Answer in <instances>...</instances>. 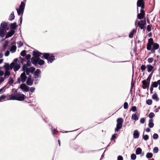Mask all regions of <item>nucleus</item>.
Instances as JSON below:
<instances>
[{"label":"nucleus","instance_id":"nucleus-34","mask_svg":"<svg viewBox=\"0 0 160 160\" xmlns=\"http://www.w3.org/2000/svg\"><path fill=\"white\" fill-rule=\"evenodd\" d=\"M153 40L152 38H150L148 40V44H149L152 45V44H153Z\"/></svg>","mask_w":160,"mask_h":160},{"label":"nucleus","instance_id":"nucleus-18","mask_svg":"<svg viewBox=\"0 0 160 160\" xmlns=\"http://www.w3.org/2000/svg\"><path fill=\"white\" fill-rule=\"evenodd\" d=\"M142 82L143 84V88L144 89L146 88H147L149 87V83L148 82H147L146 81V80H143Z\"/></svg>","mask_w":160,"mask_h":160},{"label":"nucleus","instance_id":"nucleus-23","mask_svg":"<svg viewBox=\"0 0 160 160\" xmlns=\"http://www.w3.org/2000/svg\"><path fill=\"white\" fill-rule=\"evenodd\" d=\"M147 68L148 69V72H151L153 68V67L150 65H147Z\"/></svg>","mask_w":160,"mask_h":160},{"label":"nucleus","instance_id":"nucleus-15","mask_svg":"<svg viewBox=\"0 0 160 160\" xmlns=\"http://www.w3.org/2000/svg\"><path fill=\"white\" fill-rule=\"evenodd\" d=\"M139 136V132L137 130L134 131L133 133V137L135 139L138 138Z\"/></svg>","mask_w":160,"mask_h":160},{"label":"nucleus","instance_id":"nucleus-36","mask_svg":"<svg viewBox=\"0 0 160 160\" xmlns=\"http://www.w3.org/2000/svg\"><path fill=\"white\" fill-rule=\"evenodd\" d=\"M8 44V41H6L5 42V43L3 45V47H4L5 48H7Z\"/></svg>","mask_w":160,"mask_h":160},{"label":"nucleus","instance_id":"nucleus-29","mask_svg":"<svg viewBox=\"0 0 160 160\" xmlns=\"http://www.w3.org/2000/svg\"><path fill=\"white\" fill-rule=\"evenodd\" d=\"M152 154L150 152L148 153L146 155V157L148 158H151L152 157Z\"/></svg>","mask_w":160,"mask_h":160},{"label":"nucleus","instance_id":"nucleus-21","mask_svg":"<svg viewBox=\"0 0 160 160\" xmlns=\"http://www.w3.org/2000/svg\"><path fill=\"white\" fill-rule=\"evenodd\" d=\"M17 27V25L16 23V22H14L11 24L10 28L12 29V30H14L16 29Z\"/></svg>","mask_w":160,"mask_h":160},{"label":"nucleus","instance_id":"nucleus-37","mask_svg":"<svg viewBox=\"0 0 160 160\" xmlns=\"http://www.w3.org/2000/svg\"><path fill=\"white\" fill-rule=\"evenodd\" d=\"M31 65V63L30 61H28L27 62L26 64H24V65H26L27 67H30Z\"/></svg>","mask_w":160,"mask_h":160},{"label":"nucleus","instance_id":"nucleus-49","mask_svg":"<svg viewBox=\"0 0 160 160\" xmlns=\"http://www.w3.org/2000/svg\"><path fill=\"white\" fill-rule=\"evenodd\" d=\"M9 82L10 84H12L13 82V80L11 78H10L9 79Z\"/></svg>","mask_w":160,"mask_h":160},{"label":"nucleus","instance_id":"nucleus-52","mask_svg":"<svg viewBox=\"0 0 160 160\" xmlns=\"http://www.w3.org/2000/svg\"><path fill=\"white\" fill-rule=\"evenodd\" d=\"M131 109L133 112H135L136 110V108L135 106H133L132 107Z\"/></svg>","mask_w":160,"mask_h":160},{"label":"nucleus","instance_id":"nucleus-63","mask_svg":"<svg viewBox=\"0 0 160 160\" xmlns=\"http://www.w3.org/2000/svg\"><path fill=\"white\" fill-rule=\"evenodd\" d=\"M158 84L159 85V89L160 90V80L158 81Z\"/></svg>","mask_w":160,"mask_h":160},{"label":"nucleus","instance_id":"nucleus-45","mask_svg":"<svg viewBox=\"0 0 160 160\" xmlns=\"http://www.w3.org/2000/svg\"><path fill=\"white\" fill-rule=\"evenodd\" d=\"M153 60V59L152 58H149L148 59V62L149 63H152Z\"/></svg>","mask_w":160,"mask_h":160},{"label":"nucleus","instance_id":"nucleus-24","mask_svg":"<svg viewBox=\"0 0 160 160\" xmlns=\"http://www.w3.org/2000/svg\"><path fill=\"white\" fill-rule=\"evenodd\" d=\"M152 98L154 100L157 101L159 100V98L158 97L157 94L156 93L154 94L152 97Z\"/></svg>","mask_w":160,"mask_h":160},{"label":"nucleus","instance_id":"nucleus-59","mask_svg":"<svg viewBox=\"0 0 160 160\" xmlns=\"http://www.w3.org/2000/svg\"><path fill=\"white\" fill-rule=\"evenodd\" d=\"M150 79L151 78L148 77L146 80V81L147 82H148L149 83V84Z\"/></svg>","mask_w":160,"mask_h":160},{"label":"nucleus","instance_id":"nucleus-10","mask_svg":"<svg viewBox=\"0 0 160 160\" xmlns=\"http://www.w3.org/2000/svg\"><path fill=\"white\" fill-rule=\"evenodd\" d=\"M27 77L26 76V73L24 72L21 74L20 77L18 79V82L20 83L21 81H22L23 82H24L26 79Z\"/></svg>","mask_w":160,"mask_h":160},{"label":"nucleus","instance_id":"nucleus-16","mask_svg":"<svg viewBox=\"0 0 160 160\" xmlns=\"http://www.w3.org/2000/svg\"><path fill=\"white\" fill-rule=\"evenodd\" d=\"M12 46L11 47L10 51L12 53H13L15 52L16 49V47L15 46V43L14 42H13L12 43Z\"/></svg>","mask_w":160,"mask_h":160},{"label":"nucleus","instance_id":"nucleus-64","mask_svg":"<svg viewBox=\"0 0 160 160\" xmlns=\"http://www.w3.org/2000/svg\"><path fill=\"white\" fill-rule=\"evenodd\" d=\"M150 129L149 128H147L146 129V131L147 132H150Z\"/></svg>","mask_w":160,"mask_h":160},{"label":"nucleus","instance_id":"nucleus-2","mask_svg":"<svg viewBox=\"0 0 160 160\" xmlns=\"http://www.w3.org/2000/svg\"><path fill=\"white\" fill-rule=\"evenodd\" d=\"M21 66L20 63L18 61V59H15L13 62L9 65V68L10 69L13 68L14 71H18L20 68Z\"/></svg>","mask_w":160,"mask_h":160},{"label":"nucleus","instance_id":"nucleus-39","mask_svg":"<svg viewBox=\"0 0 160 160\" xmlns=\"http://www.w3.org/2000/svg\"><path fill=\"white\" fill-rule=\"evenodd\" d=\"M158 138V135L157 133H154L153 135V138L154 139H157Z\"/></svg>","mask_w":160,"mask_h":160},{"label":"nucleus","instance_id":"nucleus-46","mask_svg":"<svg viewBox=\"0 0 160 160\" xmlns=\"http://www.w3.org/2000/svg\"><path fill=\"white\" fill-rule=\"evenodd\" d=\"M18 47H20L22 46L23 45V43L22 42L19 41L18 42Z\"/></svg>","mask_w":160,"mask_h":160},{"label":"nucleus","instance_id":"nucleus-12","mask_svg":"<svg viewBox=\"0 0 160 160\" xmlns=\"http://www.w3.org/2000/svg\"><path fill=\"white\" fill-rule=\"evenodd\" d=\"M25 96L23 94H17V100L22 101L25 99Z\"/></svg>","mask_w":160,"mask_h":160},{"label":"nucleus","instance_id":"nucleus-55","mask_svg":"<svg viewBox=\"0 0 160 160\" xmlns=\"http://www.w3.org/2000/svg\"><path fill=\"white\" fill-rule=\"evenodd\" d=\"M4 80V78L2 77H1L0 78V84Z\"/></svg>","mask_w":160,"mask_h":160},{"label":"nucleus","instance_id":"nucleus-8","mask_svg":"<svg viewBox=\"0 0 160 160\" xmlns=\"http://www.w3.org/2000/svg\"><path fill=\"white\" fill-rule=\"evenodd\" d=\"M117 123L116 125V128L115 129L116 132L118 131L122 127L123 120L122 118H119L117 119Z\"/></svg>","mask_w":160,"mask_h":160},{"label":"nucleus","instance_id":"nucleus-4","mask_svg":"<svg viewBox=\"0 0 160 160\" xmlns=\"http://www.w3.org/2000/svg\"><path fill=\"white\" fill-rule=\"evenodd\" d=\"M42 58L47 60L48 62L52 63L55 59L54 56L52 54L50 53H43Z\"/></svg>","mask_w":160,"mask_h":160},{"label":"nucleus","instance_id":"nucleus-26","mask_svg":"<svg viewBox=\"0 0 160 160\" xmlns=\"http://www.w3.org/2000/svg\"><path fill=\"white\" fill-rule=\"evenodd\" d=\"M152 48L155 50L158 49L159 48V45L157 43H154L152 44Z\"/></svg>","mask_w":160,"mask_h":160},{"label":"nucleus","instance_id":"nucleus-51","mask_svg":"<svg viewBox=\"0 0 160 160\" xmlns=\"http://www.w3.org/2000/svg\"><path fill=\"white\" fill-rule=\"evenodd\" d=\"M26 54L25 51L23 50L22 51L21 53V55L22 56H24Z\"/></svg>","mask_w":160,"mask_h":160},{"label":"nucleus","instance_id":"nucleus-54","mask_svg":"<svg viewBox=\"0 0 160 160\" xmlns=\"http://www.w3.org/2000/svg\"><path fill=\"white\" fill-rule=\"evenodd\" d=\"M147 30L150 32L151 31V27L150 25H148L147 27Z\"/></svg>","mask_w":160,"mask_h":160},{"label":"nucleus","instance_id":"nucleus-14","mask_svg":"<svg viewBox=\"0 0 160 160\" xmlns=\"http://www.w3.org/2000/svg\"><path fill=\"white\" fill-rule=\"evenodd\" d=\"M6 32L5 29H3L0 28V36L2 37H4Z\"/></svg>","mask_w":160,"mask_h":160},{"label":"nucleus","instance_id":"nucleus-20","mask_svg":"<svg viewBox=\"0 0 160 160\" xmlns=\"http://www.w3.org/2000/svg\"><path fill=\"white\" fill-rule=\"evenodd\" d=\"M132 119L134 120L135 121H137L138 119V117L136 114H133L132 116Z\"/></svg>","mask_w":160,"mask_h":160},{"label":"nucleus","instance_id":"nucleus-62","mask_svg":"<svg viewBox=\"0 0 160 160\" xmlns=\"http://www.w3.org/2000/svg\"><path fill=\"white\" fill-rule=\"evenodd\" d=\"M4 74V72L3 71H0V76L3 75Z\"/></svg>","mask_w":160,"mask_h":160},{"label":"nucleus","instance_id":"nucleus-57","mask_svg":"<svg viewBox=\"0 0 160 160\" xmlns=\"http://www.w3.org/2000/svg\"><path fill=\"white\" fill-rule=\"evenodd\" d=\"M9 55V52L8 51L5 53V55L6 56H8Z\"/></svg>","mask_w":160,"mask_h":160},{"label":"nucleus","instance_id":"nucleus-27","mask_svg":"<svg viewBox=\"0 0 160 160\" xmlns=\"http://www.w3.org/2000/svg\"><path fill=\"white\" fill-rule=\"evenodd\" d=\"M142 150L140 148H138L136 151V153L137 155H139L141 153Z\"/></svg>","mask_w":160,"mask_h":160},{"label":"nucleus","instance_id":"nucleus-17","mask_svg":"<svg viewBox=\"0 0 160 160\" xmlns=\"http://www.w3.org/2000/svg\"><path fill=\"white\" fill-rule=\"evenodd\" d=\"M33 83V80L31 78H29L27 81V84L29 86H32Z\"/></svg>","mask_w":160,"mask_h":160},{"label":"nucleus","instance_id":"nucleus-61","mask_svg":"<svg viewBox=\"0 0 160 160\" xmlns=\"http://www.w3.org/2000/svg\"><path fill=\"white\" fill-rule=\"evenodd\" d=\"M31 58V55H27L26 56V58L27 59H29Z\"/></svg>","mask_w":160,"mask_h":160},{"label":"nucleus","instance_id":"nucleus-50","mask_svg":"<svg viewBox=\"0 0 160 160\" xmlns=\"http://www.w3.org/2000/svg\"><path fill=\"white\" fill-rule=\"evenodd\" d=\"M35 88L33 87H31L30 89V91L32 92H34L35 91Z\"/></svg>","mask_w":160,"mask_h":160},{"label":"nucleus","instance_id":"nucleus-43","mask_svg":"<svg viewBox=\"0 0 160 160\" xmlns=\"http://www.w3.org/2000/svg\"><path fill=\"white\" fill-rule=\"evenodd\" d=\"M158 148L157 147H155L153 148V152L154 153H157L158 152Z\"/></svg>","mask_w":160,"mask_h":160},{"label":"nucleus","instance_id":"nucleus-47","mask_svg":"<svg viewBox=\"0 0 160 160\" xmlns=\"http://www.w3.org/2000/svg\"><path fill=\"white\" fill-rule=\"evenodd\" d=\"M145 118H141V119H140V122H141V123L142 124L144 123V122H145Z\"/></svg>","mask_w":160,"mask_h":160},{"label":"nucleus","instance_id":"nucleus-25","mask_svg":"<svg viewBox=\"0 0 160 160\" xmlns=\"http://www.w3.org/2000/svg\"><path fill=\"white\" fill-rule=\"evenodd\" d=\"M41 72L40 70L39 69H37L35 72V75L36 76L39 77L40 76Z\"/></svg>","mask_w":160,"mask_h":160},{"label":"nucleus","instance_id":"nucleus-33","mask_svg":"<svg viewBox=\"0 0 160 160\" xmlns=\"http://www.w3.org/2000/svg\"><path fill=\"white\" fill-rule=\"evenodd\" d=\"M14 18V15L13 12H12L10 14L9 16V19L10 20H12Z\"/></svg>","mask_w":160,"mask_h":160},{"label":"nucleus","instance_id":"nucleus-7","mask_svg":"<svg viewBox=\"0 0 160 160\" xmlns=\"http://www.w3.org/2000/svg\"><path fill=\"white\" fill-rule=\"evenodd\" d=\"M25 5V4L24 2H21L19 8L16 9L18 15H20V14H21L22 15L24 9Z\"/></svg>","mask_w":160,"mask_h":160},{"label":"nucleus","instance_id":"nucleus-56","mask_svg":"<svg viewBox=\"0 0 160 160\" xmlns=\"http://www.w3.org/2000/svg\"><path fill=\"white\" fill-rule=\"evenodd\" d=\"M123 158L122 156H119L118 158V160H123Z\"/></svg>","mask_w":160,"mask_h":160},{"label":"nucleus","instance_id":"nucleus-53","mask_svg":"<svg viewBox=\"0 0 160 160\" xmlns=\"http://www.w3.org/2000/svg\"><path fill=\"white\" fill-rule=\"evenodd\" d=\"M128 104L127 102H126L124 103V108L125 109H126L128 108Z\"/></svg>","mask_w":160,"mask_h":160},{"label":"nucleus","instance_id":"nucleus-13","mask_svg":"<svg viewBox=\"0 0 160 160\" xmlns=\"http://www.w3.org/2000/svg\"><path fill=\"white\" fill-rule=\"evenodd\" d=\"M17 97V93H14L9 96V98L8 100H16Z\"/></svg>","mask_w":160,"mask_h":160},{"label":"nucleus","instance_id":"nucleus-3","mask_svg":"<svg viewBox=\"0 0 160 160\" xmlns=\"http://www.w3.org/2000/svg\"><path fill=\"white\" fill-rule=\"evenodd\" d=\"M43 53H41L38 51H34L33 52V55L34 56L32 58V61L34 64L38 62L39 59L38 57H40L42 58Z\"/></svg>","mask_w":160,"mask_h":160},{"label":"nucleus","instance_id":"nucleus-22","mask_svg":"<svg viewBox=\"0 0 160 160\" xmlns=\"http://www.w3.org/2000/svg\"><path fill=\"white\" fill-rule=\"evenodd\" d=\"M154 126L153 120L152 119L149 120V121L148 126L150 128H152Z\"/></svg>","mask_w":160,"mask_h":160},{"label":"nucleus","instance_id":"nucleus-58","mask_svg":"<svg viewBox=\"0 0 160 160\" xmlns=\"http://www.w3.org/2000/svg\"><path fill=\"white\" fill-rule=\"evenodd\" d=\"M116 135L115 134H113L112 136V137L111 138V139L112 140L114 139L116 137Z\"/></svg>","mask_w":160,"mask_h":160},{"label":"nucleus","instance_id":"nucleus-40","mask_svg":"<svg viewBox=\"0 0 160 160\" xmlns=\"http://www.w3.org/2000/svg\"><path fill=\"white\" fill-rule=\"evenodd\" d=\"M146 68V66L144 65H142L141 66V69L142 72L144 71L145 70Z\"/></svg>","mask_w":160,"mask_h":160},{"label":"nucleus","instance_id":"nucleus-6","mask_svg":"<svg viewBox=\"0 0 160 160\" xmlns=\"http://www.w3.org/2000/svg\"><path fill=\"white\" fill-rule=\"evenodd\" d=\"M141 29H143L145 26L146 24V21L145 18H144L143 20H141L138 21V20H136L135 22V25L136 26L137 25Z\"/></svg>","mask_w":160,"mask_h":160},{"label":"nucleus","instance_id":"nucleus-30","mask_svg":"<svg viewBox=\"0 0 160 160\" xmlns=\"http://www.w3.org/2000/svg\"><path fill=\"white\" fill-rule=\"evenodd\" d=\"M7 26V23L5 22H2V23H1V26L3 28V29H5V28Z\"/></svg>","mask_w":160,"mask_h":160},{"label":"nucleus","instance_id":"nucleus-1","mask_svg":"<svg viewBox=\"0 0 160 160\" xmlns=\"http://www.w3.org/2000/svg\"><path fill=\"white\" fill-rule=\"evenodd\" d=\"M137 6L138 7H141V8L140 10V13L138 14V18L139 19L145 18L144 17L145 13L143 10L144 8L143 0H138L137 2Z\"/></svg>","mask_w":160,"mask_h":160},{"label":"nucleus","instance_id":"nucleus-60","mask_svg":"<svg viewBox=\"0 0 160 160\" xmlns=\"http://www.w3.org/2000/svg\"><path fill=\"white\" fill-rule=\"evenodd\" d=\"M5 91V90L4 89H0V94H1L3 92Z\"/></svg>","mask_w":160,"mask_h":160},{"label":"nucleus","instance_id":"nucleus-28","mask_svg":"<svg viewBox=\"0 0 160 160\" xmlns=\"http://www.w3.org/2000/svg\"><path fill=\"white\" fill-rule=\"evenodd\" d=\"M158 81L152 82L151 85V87L152 88H157L158 87Z\"/></svg>","mask_w":160,"mask_h":160},{"label":"nucleus","instance_id":"nucleus-19","mask_svg":"<svg viewBox=\"0 0 160 160\" xmlns=\"http://www.w3.org/2000/svg\"><path fill=\"white\" fill-rule=\"evenodd\" d=\"M14 33L15 31H14V30H11V31L8 33L6 35V38H7L11 37L14 34Z\"/></svg>","mask_w":160,"mask_h":160},{"label":"nucleus","instance_id":"nucleus-5","mask_svg":"<svg viewBox=\"0 0 160 160\" xmlns=\"http://www.w3.org/2000/svg\"><path fill=\"white\" fill-rule=\"evenodd\" d=\"M35 68L33 67L30 68L27 67L26 65H23L22 67V70L26 72L27 75H29L30 73H33L35 70Z\"/></svg>","mask_w":160,"mask_h":160},{"label":"nucleus","instance_id":"nucleus-48","mask_svg":"<svg viewBox=\"0 0 160 160\" xmlns=\"http://www.w3.org/2000/svg\"><path fill=\"white\" fill-rule=\"evenodd\" d=\"M152 45H151L148 44L147 46V49L148 50H150L151 49Z\"/></svg>","mask_w":160,"mask_h":160},{"label":"nucleus","instance_id":"nucleus-41","mask_svg":"<svg viewBox=\"0 0 160 160\" xmlns=\"http://www.w3.org/2000/svg\"><path fill=\"white\" fill-rule=\"evenodd\" d=\"M136 155L134 154H132L131 156V158L132 160H135L136 159Z\"/></svg>","mask_w":160,"mask_h":160},{"label":"nucleus","instance_id":"nucleus-9","mask_svg":"<svg viewBox=\"0 0 160 160\" xmlns=\"http://www.w3.org/2000/svg\"><path fill=\"white\" fill-rule=\"evenodd\" d=\"M5 68V72L4 74L5 78H8L10 74L9 70L10 69L9 68V65L8 63H6L3 66Z\"/></svg>","mask_w":160,"mask_h":160},{"label":"nucleus","instance_id":"nucleus-32","mask_svg":"<svg viewBox=\"0 0 160 160\" xmlns=\"http://www.w3.org/2000/svg\"><path fill=\"white\" fill-rule=\"evenodd\" d=\"M136 29H133L131 32V38L133 37V35L136 33Z\"/></svg>","mask_w":160,"mask_h":160},{"label":"nucleus","instance_id":"nucleus-35","mask_svg":"<svg viewBox=\"0 0 160 160\" xmlns=\"http://www.w3.org/2000/svg\"><path fill=\"white\" fill-rule=\"evenodd\" d=\"M6 96L4 95H2L0 97V102H2L5 98Z\"/></svg>","mask_w":160,"mask_h":160},{"label":"nucleus","instance_id":"nucleus-38","mask_svg":"<svg viewBox=\"0 0 160 160\" xmlns=\"http://www.w3.org/2000/svg\"><path fill=\"white\" fill-rule=\"evenodd\" d=\"M149 137L147 135H145L143 136V138L145 141L148 140V139Z\"/></svg>","mask_w":160,"mask_h":160},{"label":"nucleus","instance_id":"nucleus-44","mask_svg":"<svg viewBox=\"0 0 160 160\" xmlns=\"http://www.w3.org/2000/svg\"><path fill=\"white\" fill-rule=\"evenodd\" d=\"M154 116V114L153 112L150 113L148 115V117L150 118H152Z\"/></svg>","mask_w":160,"mask_h":160},{"label":"nucleus","instance_id":"nucleus-31","mask_svg":"<svg viewBox=\"0 0 160 160\" xmlns=\"http://www.w3.org/2000/svg\"><path fill=\"white\" fill-rule=\"evenodd\" d=\"M38 62V64L39 65H42L44 64V61L43 60L39 59Z\"/></svg>","mask_w":160,"mask_h":160},{"label":"nucleus","instance_id":"nucleus-42","mask_svg":"<svg viewBox=\"0 0 160 160\" xmlns=\"http://www.w3.org/2000/svg\"><path fill=\"white\" fill-rule=\"evenodd\" d=\"M152 100L151 99H148L146 101L147 103L149 105H150L152 104Z\"/></svg>","mask_w":160,"mask_h":160},{"label":"nucleus","instance_id":"nucleus-11","mask_svg":"<svg viewBox=\"0 0 160 160\" xmlns=\"http://www.w3.org/2000/svg\"><path fill=\"white\" fill-rule=\"evenodd\" d=\"M20 88L24 92H28L29 90V87L24 84H22L20 85Z\"/></svg>","mask_w":160,"mask_h":160}]
</instances>
